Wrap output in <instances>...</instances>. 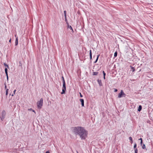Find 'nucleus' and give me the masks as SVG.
<instances>
[{"mask_svg": "<svg viewBox=\"0 0 153 153\" xmlns=\"http://www.w3.org/2000/svg\"><path fill=\"white\" fill-rule=\"evenodd\" d=\"M131 67V69H132V72H134V71L135 69L133 67Z\"/></svg>", "mask_w": 153, "mask_h": 153, "instance_id": "obj_24", "label": "nucleus"}, {"mask_svg": "<svg viewBox=\"0 0 153 153\" xmlns=\"http://www.w3.org/2000/svg\"><path fill=\"white\" fill-rule=\"evenodd\" d=\"M126 96V94L124 93L123 90H121L119 94L118 97L120 98L122 97H125Z\"/></svg>", "mask_w": 153, "mask_h": 153, "instance_id": "obj_6", "label": "nucleus"}, {"mask_svg": "<svg viewBox=\"0 0 153 153\" xmlns=\"http://www.w3.org/2000/svg\"><path fill=\"white\" fill-rule=\"evenodd\" d=\"M139 140H141V142H140V144L141 145H142V142H143V140H142V138H140V139H139Z\"/></svg>", "mask_w": 153, "mask_h": 153, "instance_id": "obj_21", "label": "nucleus"}, {"mask_svg": "<svg viewBox=\"0 0 153 153\" xmlns=\"http://www.w3.org/2000/svg\"><path fill=\"white\" fill-rule=\"evenodd\" d=\"M19 66H22V64L21 63V62H19Z\"/></svg>", "mask_w": 153, "mask_h": 153, "instance_id": "obj_27", "label": "nucleus"}, {"mask_svg": "<svg viewBox=\"0 0 153 153\" xmlns=\"http://www.w3.org/2000/svg\"><path fill=\"white\" fill-rule=\"evenodd\" d=\"M9 89H7L6 90V95H7L8 94Z\"/></svg>", "mask_w": 153, "mask_h": 153, "instance_id": "obj_20", "label": "nucleus"}, {"mask_svg": "<svg viewBox=\"0 0 153 153\" xmlns=\"http://www.w3.org/2000/svg\"><path fill=\"white\" fill-rule=\"evenodd\" d=\"M6 76H7V80H8V74H6Z\"/></svg>", "mask_w": 153, "mask_h": 153, "instance_id": "obj_29", "label": "nucleus"}, {"mask_svg": "<svg viewBox=\"0 0 153 153\" xmlns=\"http://www.w3.org/2000/svg\"><path fill=\"white\" fill-rule=\"evenodd\" d=\"M142 109V106L141 105H140L139 106L138 109V111H140Z\"/></svg>", "mask_w": 153, "mask_h": 153, "instance_id": "obj_12", "label": "nucleus"}, {"mask_svg": "<svg viewBox=\"0 0 153 153\" xmlns=\"http://www.w3.org/2000/svg\"><path fill=\"white\" fill-rule=\"evenodd\" d=\"M100 56V54L98 55H97V58L96 59V61H95V62H94V63H96L98 61V58H99V56Z\"/></svg>", "mask_w": 153, "mask_h": 153, "instance_id": "obj_14", "label": "nucleus"}, {"mask_svg": "<svg viewBox=\"0 0 153 153\" xmlns=\"http://www.w3.org/2000/svg\"><path fill=\"white\" fill-rule=\"evenodd\" d=\"M90 59H92V55H90Z\"/></svg>", "mask_w": 153, "mask_h": 153, "instance_id": "obj_32", "label": "nucleus"}, {"mask_svg": "<svg viewBox=\"0 0 153 153\" xmlns=\"http://www.w3.org/2000/svg\"><path fill=\"white\" fill-rule=\"evenodd\" d=\"M7 68H6L5 69V72L6 74H7Z\"/></svg>", "mask_w": 153, "mask_h": 153, "instance_id": "obj_15", "label": "nucleus"}, {"mask_svg": "<svg viewBox=\"0 0 153 153\" xmlns=\"http://www.w3.org/2000/svg\"><path fill=\"white\" fill-rule=\"evenodd\" d=\"M28 110L30 111H32L33 112H34L35 113H36L34 110H33V109H32V108L29 109H28Z\"/></svg>", "mask_w": 153, "mask_h": 153, "instance_id": "obj_19", "label": "nucleus"}, {"mask_svg": "<svg viewBox=\"0 0 153 153\" xmlns=\"http://www.w3.org/2000/svg\"><path fill=\"white\" fill-rule=\"evenodd\" d=\"M67 25H68V28L70 29L71 30H72V32H73V29L71 27V26L70 25H69L68 24V23H67Z\"/></svg>", "mask_w": 153, "mask_h": 153, "instance_id": "obj_10", "label": "nucleus"}, {"mask_svg": "<svg viewBox=\"0 0 153 153\" xmlns=\"http://www.w3.org/2000/svg\"><path fill=\"white\" fill-rule=\"evenodd\" d=\"M103 74L104 76H105V72H104V71H103Z\"/></svg>", "mask_w": 153, "mask_h": 153, "instance_id": "obj_28", "label": "nucleus"}, {"mask_svg": "<svg viewBox=\"0 0 153 153\" xmlns=\"http://www.w3.org/2000/svg\"><path fill=\"white\" fill-rule=\"evenodd\" d=\"M45 153H50L49 151H47Z\"/></svg>", "mask_w": 153, "mask_h": 153, "instance_id": "obj_35", "label": "nucleus"}, {"mask_svg": "<svg viewBox=\"0 0 153 153\" xmlns=\"http://www.w3.org/2000/svg\"><path fill=\"white\" fill-rule=\"evenodd\" d=\"M4 65L6 68H8V65H7L5 63H4Z\"/></svg>", "mask_w": 153, "mask_h": 153, "instance_id": "obj_17", "label": "nucleus"}, {"mask_svg": "<svg viewBox=\"0 0 153 153\" xmlns=\"http://www.w3.org/2000/svg\"><path fill=\"white\" fill-rule=\"evenodd\" d=\"M136 147L137 144L136 143H135L134 146V147L135 149V153H137L138 151L137 149L136 148Z\"/></svg>", "mask_w": 153, "mask_h": 153, "instance_id": "obj_8", "label": "nucleus"}, {"mask_svg": "<svg viewBox=\"0 0 153 153\" xmlns=\"http://www.w3.org/2000/svg\"><path fill=\"white\" fill-rule=\"evenodd\" d=\"M11 41V39H10L9 41V42H10Z\"/></svg>", "mask_w": 153, "mask_h": 153, "instance_id": "obj_36", "label": "nucleus"}, {"mask_svg": "<svg viewBox=\"0 0 153 153\" xmlns=\"http://www.w3.org/2000/svg\"><path fill=\"white\" fill-rule=\"evenodd\" d=\"M152 26H153V25H152Z\"/></svg>", "mask_w": 153, "mask_h": 153, "instance_id": "obj_43", "label": "nucleus"}, {"mask_svg": "<svg viewBox=\"0 0 153 153\" xmlns=\"http://www.w3.org/2000/svg\"><path fill=\"white\" fill-rule=\"evenodd\" d=\"M129 139L131 141H132V137H129Z\"/></svg>", "mask_w": 153, "mask_h": 153, "instance_id": "obj_25", "label": "nucleus"}, {"mask_svg": "<svg viewBox=\"0 0 153 153\" xmlns=\"http://www.w3.org/2000/svg\"><path fill=\"white\" fill-rule=\"evenodd\" d=\"M14 94H12V96H13Z\"/></svg>", "mask_w": 153, "mask_h": 153, "instance_id": "obj_40", "label": "nucleus"}, {"mask_svg": "<svg viewBox=\"0 0 153 153\" xmlns=\"http://www.w3.org/2000/svg\"><path fill=\"white\" fill-rule=\"evenodd\" d=\"M117 91V89H114V92H116Z\"/></svg>", "mask_w": 153, "mask_h": 153, "instance_id": "obj_31", "label": "nucleus"}, {"mask_svg": "<svg viewBox=\"0 0 153 153\" xmlns=\"http://www.w3.org/2000/svg\"><path fill=\"white\" fill-rule=\"evenodd\" d=\"M16 91V90H14V91H13L14 94H15Z\"/></svg>", "mask_w": 153, "mask_h": 153, "instance_id": "obj_34", "label": "nucleus"}, {"mask_svg": "<svg viewBox=\"0 0 153 153\" xmlns=\"http://www.w3.org/2000/svg\"><path fill=\"white\" fill-rule=\"evenodd\" d=\"M72 131L76 135H79L82 140H85L87 137L88 133L83 127L77 126L72 128Z\"/></svg>", "mask_w": 153, "mask_h": 153, "instance_id": "obj_2", "label": "nucleus"}, {"mask_svg": "<svg viewBox=\"0 0 153 153\" xmlns=\"http://www.w3.org/2000/svg\"><path fill=\"white\" fill-rule=\"evenodd\" d=\"M72 131L76 135H79L82 140H85L87 137L88 133L83 127L77 126L72 128Z\"/></svg>", "mask_w": 153, "mask_h": 153, "instance_id": "obj_1", "label": "nucleus"}, {"mask_svg": "<svg viewBox=\"0 0 153 153\" xmlns=\"http://www.w3.org/2000/svg\"><path fill=\"white\" fill-rule=\"evenodd\" d=\"M80 97H83L82 95L81 94V93H80Z\"/></svg>", "mask_w": 153, "mask_h": 153, "instance_id": "obj_33", "label": "nucleus"}, {"mask_svg": "<svg viewBox=\"0 0 153 153\" xmlns=\"http://www.w3.org/2000/svg\"><path fill=\"white\" fill-rule=\"evenodd\" d=\"M104 79H105V76H104Z\"/></svg>", "mask_w": 153, "mask_h": 153, "instance_id": "obj_38", "label": "nucleus"}, {"mask_svg": "<svg viewBox=\"0 0 153 153\" xmlns=\"http://www.w3.org/2000/svg\"><path fill=\"white\" fill-rule=\"evenodd\" d=\"M81 102L82 106H84V100L83 99H81L79 100Z\"/></svg>", "mask_w": 153, "mask_h": 153, "instance_id": "obj_9", "label": "nucleus"}, {"mask_svg": "<svg viewBox=\"0 0 153 153\" xmlns=\"http://www.w3.org/2000/svg\"><path fill=\"white\" fill-rule=\"evenodd\" d=\"M6 88H7V86H6V85H5V89H6Z\"/></svg>", "mask_w": 153, "mask_h": 153, "instance_id": "obj_37", "label": "nucleus"}, {"mask_svg": "<svg viewBox=\"0 0 153 153\" xmlns=\"http://www.w3.org/2000/svg\"><path fill=\"white\" fill-rule=\"evenodd\" d=\"M97 81H98V82L100 85V86H101L102 85V83H101V80L98 79Z\"/></svg>", "mask_w": 153, "mask_h": 153, "instance_id": "obj_13", "label": "nucleus"}, {"mask_svg": "<svg viewBox=\"0 0 153 153\" xmlns=\"http://www.w3.org/2000/svg\"><path fill=\"white\" fill-rule=\"evenodd\" d=\"M145 148H146V146H145V145L143 144V146H142V148L143 149H145Z\"/></svg>", "mask_w": 153, "mask_h": 153, "instance_id": "obj_23", "label": "nucleus"}, {"mask_svg": "<svg viewBox=\"0 0 153 153\" xmlns=\"http://www.w3.org/2000/svg\"><path fill=\"white\" fill-rule=\"evenodd\" d=\"M77 152V153H78Z\"/></svg>", "mask_w": 153, "mask_h": 153, "instance_id": "obj_42", "label": "nucleus"}, {"mask_svg": "<svg viewBox=\"0 0 153 153\" xmlns=\"http://www.w3.org/2000/svg\"><path fill=\"white\" fill-rule=\"evenodd\" d=\"M72 131L76 135H79L82 140H85L87 137L88 133L83 127L77 126L72 128Z\"/></svg>", "mask_w": 153, "mask_h": 153, "instance_id": "obj_3", "label": "nucleus"}, {"mask_svg": "<svg viewBox=\"0 0 153 153\" xmlns=\"http://www.w3.org/2000/svg\"><path fill=\"white\" fill-rule=\"evenodd\" d=\"M98 73L96 72H93V75H97Z\"/></svg>", "mask_w": 153, "mask_h": 153, "instance_id": "obj_16", "label": "nucleus"}, {"mask_svg": "<svg viewBox=\"0 0 153 153\" xmlns=\"http://www.w3.org/2000/svg\"><path fill=\"white\" fill-rule=\"evenodd\" d=\"M65 21L66 22V23L67 24V23H68V22L67 21L66 16V17H65Z\"/></svg>", "mask_w": 153, "mask_h": 153, "instance_id": "obj_26", "label": "nucleus"}, {"mask_svg": "<svg viewBox=\"0 0 153 153\" xmlns=\"http://www.w3.org/2000/svg\"><path fill=\"white\" fill-rule=\"evenodd\" d=\"M132 142H133V141H132H132H131V143H132Z\"/></svg>", "mask_w": 153, "mask_h": 153, "instance_id": "obj_39", "label": "nucleus"}, {"mask_svg": "<svg viewBox=\"0 0 153 153\" xmlns=\"http://www.w3.org/2000/svg\"><path fill=\"white\" fill-rule=\"evenodd\" d=\"M43 100L42 98H41L39 101H38L37 103V105L38 108L39 109L42 108L43 105Z\"/></svg>", "mask_w": 153, "mask_h": 153, "instance_id": "obj_5", "label": "nucleus"}, {"mask_svg": "<svg viewBox=\"0 0 153 153\" xmlns=\"http://www.w3.org/2000/svg\"><path fill=\"white\" fill-rule=\"evenodd\" d=\"M64 14L65 17H66V11L65 10L64 11Z\"/></svg>", "mask_w": 153, "mask_h": 153, "instance_id": "obj_18", "label": "nucleus"}, {"mask_svg": "<svg viewBox=\"0 0 153 153\" xmlns=\"http://www.w3.org/2000/svg\"><path fill=\"white\" fill-rule=\"evenodd\" d=\"M15 36L16 38L17 37H16V35H15Z\"/></svg>", "mask_w": 153, "mask_h": 153, "instance_id": "obj_41", "label": "nucleus"}, {"mask_svg": "<svg viewBox=\"0 0 153 153\" xmlns=\"http://www.w3.org/2000/svg\"><path fill=\"white\" fill-rule=\"evenodd\" d=\"M117 52H115L114 53V56L115 57H116L117 56Z\"/></svg>", "mask_w": 153, "mask_h": 153, "instance_id": "obj_22", "label": "nucleus"}, {"mask_svg": "<svg viewBox=\"0 0 153 153\" xmlns=\"http://www.w3.org/2000/svg\"><path fill=\"white\" fill-rule=\"evenodd\" d=\"M62 79L63 82V88L62 89V92H61V94H63L65 93V91L66 90L65 83V79L63 76H62Z\"/></svg>", "mask_w": 153, "mask_h": 153, "instance_id": "obj_4", "label": "nucleus"}, {"mask_svg": "<svg viewBox=\"0 0 153 153\" xmlns=\"http://www.w3.org/2000/svg\"><path fill=\"white\" fill-rule=\"evenodd\" d=\"M5 115V112L4 111H3L2 112V118L1 119L2 120H3V119L4 118Z\"/></svg>", "mask_w": 153, "mask_h": 153, "instance_id": "obj_7", "label": "nucleus"}, {"mask_svg": "<svg viewBox=\"0 0 153 153\" xmlns=\"http://www.w3.org/2000/svg\"><path fill=\"white\" fill-rule=\"evenodd\" d=\"M89 54H90V55H92V53H91V50H90V53H89Z\"/></svg>", "mask_w": 153, "mask_h": 153, "instance_id": "obj_30", "label": "nucleus"}, {"mask_svg": "<svg viewBox=\"0 0 153 153\" xmlns=\"http://www.w3.org/2000/svg\"><path fill=\"white\" fill-rule=\"evenodd\" d=\"M18 38L17 37L16 39L15 42V45L16 46L18 45Z\"/></svg>", "mask_w": 153, "mask_h": 153, "instance_id": "obj_11", "label": "nucleus"}]
</instances>
